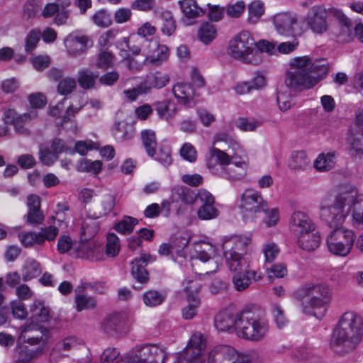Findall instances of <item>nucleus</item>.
I'll use <instances>...</instances> for the list:
<instances>
[{
    "label": "nucleus",
    "mask_w": 363,
    "mask_h": 363,
    "mask_svg": "<svg viewBox=\"0 0 363 363\" xmlns=\"http://www.w3.org/2000/svg\"><path fill=\"white\" fill-rule=\"evenodd\" d=\"M246 247L247 242L236 235L225 238L223 242L222 248L225 262L233 274L251 270L249 260L243 255Z\"/></svg>",
    "instance_id": "6"
},
{
    "label": "nucleus",
    "mask_w": 363,
    "mask_h": 363,
    "mask_svg": "<svg viewBox=\"0 0 363 363\" xmlns=\"http://www.w3.org/2000/svg\"><path fill=\"white\" fill-rule=\"evenodd\" d=\"M206 340L201 333L194 334L186 347L177 354L178 363H206L202 355Z\"/></svg>",
    "instance_id": "10"
},
{
    "label": "nucleus",
    "mask_w": 363,
    "mask_h": 363,
    "mask_svg": "<svg viewBox=\"0 0 363 363\" xmlns=\"http://www.w3.org/2000/svg\"><path fill=\"white\" fill-rule=\"evenodd\" d=\"M262 252L264 255L265 262L272 263L279 254V248L274 242H268L263 245Z\"/></svg>",
    "instance_id": "57"
},
{
    "label": "nucleus",
    "mask_w": 363,
    "mask_h": 363,
    "mask_svg": "<svg viewBox=\"0 0 363 363\" xmlns=\"http://www.w3.org/2000/svg\"><path fill=\"white\" fill-rule=\"evenodd\" d=\"M58 234V229L54 225L41 228L39 232L20 233L18 238L21 244L26 247H32L35 245H43L46 240H54Z\"/></svg>",
    "instance_id": "13"
},
{
    "label": "nucleus",
    "mask_w": 363,
    "mask_h": 363,
    "mask_svg": "<svg viewBox=\"0 0 363 363\" xmlns=\"http://www.w3.org/2000/svg\"><path fill=\"white\" fill-rule=\"evenodd\" d=\"M310 164V159L304 151L294 152L289 162V167L294 171L305 170Z\"/></svg>",
    "instance_id": "41"
},
{
    "label": "nucleus",
    "mask_w": 363,
    "mask_h": 363,
    "mask_svg": "<svg viewBox=\"0 0 363 363\" xmlns=\"http://www.w3.org/2000/svg\"><path fill=\"white\" fill-rule=\"evenodd\" d=\"M304 24H275L277 32L284 37L300 36L304 31Z\"/></svg>",
    "instance_id": "39"
},
{
    "label": "nucleus",
    "mask_w": 363,
    "mask_h": 363,
    "mask_svg": "<svg viewBox=\"0 0 363 363\" xmlns=\"http://www.w3.org/2000/svg\"><path fill=\"white\" fill-rule=\"evenodd\" d=\"M231 160L232 154H228L224 150L213 147L210 149L209 157L207 159L206 164L213 173L218 174V169L216 166L218 165L222 171L223 167L227 166Z\"/></svg>",
    "instance_id": "22"
},
{
    "label": "nucleus",
    "mask_w": 363,
    "mask_h": 363,
    "mask_svg": "<svg viewBox=\"0 0 363 363\" xmlns=\"http://www.w3.org/2000/svg\"><path fill=\"white\" fill-rule=\"evenodd\" d=\"M238 317L239 314L234 315L228 311H221L215 317V327L218 330L221 332L233 330H235L237 332Z\"/></svg>",
    "instance_id": "24"
},
{
    "label": "nucleus",
    "mask_w": 363,
    "mask_h": 363,
    "mask_svg": "<svg viewBox=\"0 0 363 363\" xmlns=\"http://www.w3.org/2000/svg\"><path fill=\"white\" fill-rule=\"evenodd\" d=\"M216 35L217 30L213 24H201L198 30V38L205 45L210 44Z\"/></svg>",
    "instance_id": "45"
},
{
    "label": "nucleus",
    "mask_w": 363,
    "mask_h": 363,
    "mask_svg": "<svg viewBox=\"0 0 363 363\" xmlns=\"http://www.w3.org/2000/svg\"><path fill=\"white\" fill-rule=\"evenodd\" d=\"M148 49V53L143 61L146 65H160L169 55V48L164 45H160L157 40H151Z\"/></svg>",
    "instance_id": "19"
},
{
    "label": "nucleus",
    "mask_w": 363,
    "mask_h": 363,
    "mask_svg": "<svg viewBox=\"0 0 363 363\" xmlns=\"http://www.w3.org/2000/svg\"><path fill=\"white\" fill-rule=\"evenodd\" d=\"M116 204V197L112 194H106L103 196L101 205L102 210L99 213H94L95 218H99L102 216L108 215L111 212Z\"/></svg>",
    "instance_id": "50"
},
{
    "label": "nucleus",
    "mask_w": 363,
    "mask_h": 363,
    "mask_svg": "<svg viewBox=\"0 0 363 363\" xmlns=\"http://www.w3.org/2000/svg\"><path fill=\"white\" fill-rule=\"evenodd\" d=\"M267 203L261 194L252 189H246L242 195L241 209L245 222L255 217V214L265 211Z\"/></svg>",
    "instance_id": "12"
},
{
    "label": "nucleus",
    "mask_w": 363,
    "mask_h": 363,
    "mask_svg": "<svg viewBox=\"0 0 363 363\" xmlns=\"http://www.w3.org/2000/svg\"><path fill=\"white\" fill-rule=\"evenodd\" d=\"M256 274L257 272L255 270L234 274L232 282L235 290L242 291L247 289L252 283V279H256Z\"/></svg>",
    "instance_id": "35"
},
{
    "label": "nucleus",
    "mask_w": 363,
    "mask_h": 363,
    "mask_svg": "<svg viewBox=\"0 0 363 363\" xmlns=\"http://www.w3.org/2000/svg\"><path fill=\"white\" fill-rule=\"evenodd\" d=\"M362 336V318L354 312H345L333 333L330 346L336 353L344 355L355 350Z\"/></svg>",
    "instance_id": "1"
},
{
    "label": "nucleus",
    "mask_w": 363,
    "mask_h": 363,
    "mask_svg": "<svg viewBox=\"0 0 363 363\" xmlns=\"http://www.w3.org/2000/svg\"><path fill=\"white\" fill-rule=\"evenodd\" d=\"M277 101L282 111H286L294 105L291 92L288 89L279 90L277 94Z\"/></svg>",
    "instance_id": "49"
},
{
    "label": "nucleus",
    "mask_w": 363,
    "mask_h": 363,
    "mask_svg": "<svg viewBox=\"0 0 363 363\" xmlns=\"http://www.w3.org/2000/svg\"><path fill=\"white\" fill-rule=\"evenodd\" d=\"M21 336L24 341L30 345H38L43 341V333L41 328L36 325V329L33 326H27L22 331Z\"/></svg>",
    "instance_id": "43"
},
{
    "label": "nucleus",
    "mask_w": 363,
    "mask_h": 363,
    "mask_svg": "<svg viewBox=\"0 0 363 363\" xmlns=\"http://www.w3.org/2000/svg\"><path fill=\"white\" fill-rule=\"evenodd\" d=\"M102 247L94 240H82L75 243L74 251L71 254L76 258H83L90 260H98L100 258Z\"/></svg>",
    "instance_id": "17"
},
{
    "label": "nucleus",
    "mask_w": 363,
    "mask_h": 363,
    "mask_svg": "<svg viewBox=\"0 0 363 363\" xmlns=\"http://www.w3.org/2000/svg\"><path fill=\"white\" fill-rule=\"evenodd\" d=\"M120 250L119 239L114 233H108L106 245V254L110 257L117 255Z\"/></svg>",
    "instance_id": "55"
},
{
    "label": "nucleus",
    "mask_w": 363,
    "mask_h": 363,
    "mask_svg": "<svg viewBox=\"0 0 363 363\" xmlns=\"http://www.w3.org/2000/svg\"><path fill=\"white\" fill-rule=\"evenodd\" d=\"M165 299L164 296L156 290H150L143 294V301L147 306L155 307Z\"/></svg>",
    "instance_id": "51"
},
{
    "label": "nucleus",
    "mask_w": 363,
    "mask_h": 363,
    "mask_svg": "<svg viewBox=\"0 0 363 363\" xmlns=\"http://www.w3.org/2000/svg\"><path fill=\"white\" fill-rule=\"evenodd\" d=\"M154 106L159 117L165 120L174 117L177 111L175 104L169 100L157 101Z\"/></svg>",
    "instance_id": "37"
},
{
    "label": "nucleus",
    "mask_w": 363,
    "mask_h": 363,
    "mask_svg": "<svg viewBox=\"0 0 363 363\" xmlns=\"http://www.w3.org/2000/svg\"><path fill=\"white\" fill-rule=\"evenodd\" d=\"M227 53L233 59L244 64L258 65L259 51L255 47V40L247 30L235 34L228 41Z\"/></svg>",
    "instance_id": "4"
},
{
    "label": "nucleus",
    "mask_w": 363,
    "mask_h": 363,
    "mask_svg": "<svg viewBox=\"0 0 363 363\" xmlns=\"http://www.w3.org/2000/svg\"><path fill=\"white\" fill-rule=\"evenodd\" d=\"M113 56L107 51H101L96 60V67L100 69H107L113 66Z\"/></svg>",
    "instance_id": "62"
},
{
    "label": "nucleus",
    "mask_w": 363,
    "mask_h": 363,
    "mask_svg": "<svg viewBox=\"0 0 363 363\" xmlns=\"http://www.w3.org/2000/svg\"><path fill=\"white\" fill-rule=\"evenodd\" d=\"M40 30H32L29 32L26 38L25 50L27 52H31L36 48L40 40Z\"/></svg>",
    "instance_id": "63"
},
{
    "label": "nucleus",
    "mask_w": 363,
    "mask_h": 363,
    "mask_svg": "<svg viewBox=\"0 0 363 363\" xmlns=\"http://www.w3.org/2000/svg\"><path fill=\"white\" fill-rule=\"evenodd\" d=\"M152 260L150 255L142 254L132 261L131 274L138 283L146 284L148 281L149 273L145 267Z\"/></svg>",
    "instance_id": "20"
},
{
    "label": "nucleus",
    "mask_w": 363,
    "mask_h": 363,
    "mask_svg": "<svg viewBox=\"0 0 363 363\" xmlns=\"http://www.w3.org/2000/svg\"><path fill=\"white\" fill-rule=\"evenodd\" d=\"M266 270L270 279L283 278L287 274V268L284 263H277L270 267H266Z\"/></svg>",
    "instance_id": "59"
},
{
    "label": "nucleus",
    "mask_w": 363,
    "mask_h": 363,
    "mask_svg": "<svg viewBox=\"0 0 363 363\" xmlns=\"http://www.w3.org/2000/svg\"><path fill=\"white\" fill-rule=\"evenodd\" d=\"M114 135L121 141L130 140L133 137V130H127V124L123 121L116 122L114 128Z\"/></svg>",
    "instance_id": "53"
},
{
    "label": "nucleus",
    "mask_w": 363,
    "mask_h": 363,
    "mask_svg": "<svg viewBox=\"0 0 363 363\" xmlns=\"http://www.w3.org/2000/svg\"><path fill=\"white\" fill-rule=\"evenodd\" d=\"M137 218L125 216L123 219L115 225V230L120 233L126 235L133 232L134 227L138 224Z\"/></svg>",
    "instance_id": "47"
},
{
    "label": "nucleus",
    "mask_w": 363,
    "mask_h": 363,
    "mask_svg": "<svg viewBox=\"0 0 363 363\" xmlns=\"http://www.w3.org/2000/svg\"><path fill=\"white\" fill-rule=\"evenodd\" d=\"M79 294L75 296V304L77 311L80 312L83 310L93 309L96 306V301L92 296L81 294L84 289V286H79Z\"/></svg>",
    "instance_id": "38"
},
{
    "label": "nucleus",
    "mask_w": 363,
    "mask_h": 363,
    "mask_svg": "<svg viewBox=\"0 0 363 363\" xmlns=\"http://www.w3.org/2000/svg\"><path fill=\"white\" fill-rule=\"evenodd\" d=\"M247 160L233 152L232 160L223 167L221 176L230 181L241 180L247 175Z\"/></svg>",
    "instance_id": "14"
},
{
    "label": "nucleus",
    "mask_w": 363,
    "mask_h": 363,
    "mask_svg": "<svg viewBox=\"0 0 363 363\" xmlns=\"http://www.w3.org/2000/svg\"><path fill=\"white\" fill-rule=\"evenodd\" d=\"M354 24H331L329 30L340 43H347L352 40Z\"/></svg>",
    "instance_id": "26"
},
{
    "label": "nucleus",
    "mask_w": 363,
    "mask_h": 363,
    "mask_svg": "<svg viewBox=\"0 0 363 363\" xmlns=\"http://www.w3.org/2000/svg\"><path fill=\"white\" fill-rule=\"evenodd\" d=\"M76 80L72 77H66L60 80L57 85V91L60 94L67 95L76 88Z\"/></svg>",
    "instance_id": "60"
},
{
    "label": "nucleus",
    "mask_w": 363,
    "mask_h": 363,
    "mask_svg": "<svg viewBox=\"0 0 363 363\" xmlns=\"http://www.w3.org/2000/svg\"><path fill=\"white\" fill-rule=\"evenodd\" d=\"M335 153L320 154L314 162L315 168L321 172L329 171L335 166Z\"/></svg>",
    "instance_id": "44"
},
{
    "label": "nucleus",
    "mask_w": 363,
    "mask_h": 363,
    "mask_svg": "<svg viewBox=\"0 0 363 363\" xmlns=\"http://www.w3.org/2000/svg\"><path fill=\"white\" fill-rule=\"evenodd\" d=\"M246 9L243 1H238L234 3L228 4L225 8L227 16L230 18H238L245 12Z\"/></svg>",
    "instance_id": "52"
},
{
    "label": "nucleus",
    "mask_w": 363,
    "mask_h": 363,
    "mask_svg": "<svg viewBox=\"0 0 363 363\" xmlns=\"http://www.w3.org/2000/svg\"><path fill=\"white\" fill-rule=\"evenodd\" d=\"M298 20L297 16L290 11L277 13L271 19L273 23H296Z\"/></svg>",
    "instance_id": "64"
},
{
    "label": "nucleus",
    "mask_w": 363,
    "mask_h": 363,
    "mask_svg": "<svg viewBox=\"0 0 363 363\" xmlns=\"http://www.w3.org/2000/svg\"><path fill=\"white\" fill-rule=\"evenodd\" d=\"M64 44L68 55L72 57L85 54L88 48L93 45L88 36L74 34L67 35L64 40Z\"/></svg>",
    "instance_id": "16"
},
{
    "label": "nucleus",
    "mask_w": 363,
    "mask_h": 363,
    "mask_svg": "<svg viewBox=\"0 0 363 363\" xmlns=\"http://www.w3.org/2000/svg\"><path fill=\"white\" fill-rule=\"evenodd\" d=\"M307 23H348V18L338 9L315 5L310 9L306 17Z\"/></svg>",
    "instance_id": "11"
},
{
    "label": "nucleus",
    "mask_w": 363,
    "mask_h": 363,
    "mask_svg": "<svg viewBox=\"0 0 363 363\" xmlns=\"http://www.w3.org/2000/svg\"><path fill=\"white\" fill-rule=\"evenodd\" d=\"M276 46L277 43L269 42L266 40H259L258 41L255 40V47L257 50L259 51L260 60L259 62V65L263 60V52L269 55H276Z\"/></svg>",
    "instance_id": "54"
},
{
    "label": "nucleus",
    "mask_w": 363,
    "mask_h": 363,
    "mask_svg": "<svg viewBox=\"0 0 363 363\" xmlns=\"http://www.w3.org/2000/svg\"><path fill=\"white\" fill-rule=\"evenodd\" d=\"M355 237L352 230L342 228L334 229L327 238L328 249L335 255L345 257L351 252Z\"/></svg>",
    "instance_id": "9"
},
{
    "label": "nucleus",
    "mask_w": 363,
    "mask_h": 363,
    "mask_svg": "<svg viewBox=\"0 0 363 363\" xmlns=\"http://www.w3.org/2000/svg\"><path fill=\"white\" fill-rule=\"evenodd\" d=\"M101 328L107 335L118 337L123 333V323L121 317L114 314L102 322Z\"/></svg>",
    "instance_id": "28"
},
{
    "label": "nucleus",
    "mask_w": 363,
    "mask_h": 363,
    "mask_svg": "<svg viewBox=\"0 0 363 363\" xmlns=\"http://www.w3.org/2000/svg\"><path fill=\"white\" fill-rule=\"evenodd\" d=\"M176 194L178 199L186 204L194 203L196 199V195L193 191L184 186L178 187L176 189Z\"/></svg>",
    "instance_id": "58"
},
{
    "label": "nucleus",
    "mask_w": 363,
    "mask_h": 363,
    "mask_svg": "<svg viewBox=\"0 0 363 363\" xmlns=\"http://www.w3.org/2000/svg\"><path fill=\"white\" fill-rule=\"evenodd\" d=\"M264 13V6L259 0L252 1L248 5V14L250 19H258Z\"/></svg>",
    "instance_id": "61"
},
{
    "label": "nucleus",
    "mask_w": 363,
    "mask_h": 363,
    "mask_svg": "<svg viewBox=\"0 0 363 363\" xmlns=\"http://www.w3.org/2000/svg\"><path fill=\"white\" fill-rule=\"evenodd\" d=\"M96 219L93 214H89L87 218L82 221L80 230L82 240H93L92 238L97 234L99 225Z\"/></svg>",
    "instance_id": "29"
},
{
    "label": "nucleus",
    "mask_w": 363,
    "mask_h": 363,
    "mask_svg": "<svg viewBox=\"0 0 363 363\" xmlns=\"http://www.w3.org/2000/svg\"><path fill=\"white\" fill-rule=\"evenodd\" d=\"M295 296L303 313L321 319L331 301L332 290L324 283L306 282L296 290Z\"/></svg>",
    "instance_id": "2"
},
{
    "label": "nucleus",
    "mask_w": 363,
    "mask_h": 363,
    "mask_svg": "<svg viewBox=\"0 0 363 363\" xmlns=\"http://www.w3.org/2000/svg\"><path fill=\"white\" fill-rule=\"evenodd\" d=\"M308 60L309 63L307 65V70L309 74L315 77L318 82L328 74L329 70L328 63L323 59L313 62L308 56Z\"/></svg>",
    "instance_id": "36"
},
{
    "label": "nucleus",
    "mask_w": 363,
    "mask_h": 363,
    "mask_svg": "<svg viewBox=\"0 0 363 363\" xmlns=\"http://www.w3.org/2000/svg\"><path fill=\"white\" fill-rule=\"evenodd\" d=\"M197 196L201 203V206L197 211L198 217L201 220H211L217 218L219 215V211L214 206V196L205 189H201Z\"/></svg>",
    "instance_id": "18"
},
{
    "label": "nucleus",
    "mask_w": 363,
    "mask_h": 363,
    "mask_svg": "<svg viewBox=\"0 0 363 363\" xmlns=\"http://www.w3.org/2000/svg\"><path fill=\"white\" fill-rule=\"evenodd\" d=\"M40 350L36 351L30 350L27 346L19 345L16 347L13 354V363H31L35 359L37 358Z\"/></svg>",
    "instance_id": "32"
},
{
    "label": "nucleus",
    "mask_w": 363,
    "mask_h": 363,
    "mask_svg": "<svg viewBox=\"0 0 363 363\" xmlns=\"http://www.w3.org/2000/svg\"><path fill=\"white\" fill-rule=\"evenodd\" d=\"M99 74L89 69H82L78 71L77 81L79 86L84 89H89L94 86Z\"/></svg>",
    "instance_id": "40"
},
{
    "label": "nucleus",
    "mask_w": 363,
    "mask_h": 363,
    "mask_svg": "<svg viewBox=\"0 0 363 363\" xmlns=\"http://www.w3.org/2000/svg\"><path fill=\"white\" fill-rule=\"evenodd\" d=\"M268 330V324L250 311H244L239 314L237 323V334L239 337L257 342L264 339Z\"/></svg>",
    "instance_id": "7"
},
{
    "label": "nucleus",
    "mask_w": 363,
    "mask_h": 363,
    "mask_svg": "<svg viewBox=\"0 0 363 363\" xmlns=\"http://www.w3.org/2000/svg\"><path fill=\"white\" fill-rule=\"evenodd\" d=\"M41 273L40 264L35 259L27 261L22 274V279L24 281H28L35 278Z\"/></svg>",
    "instance_id": "46"
},
{
    "label": "nucleus",
    "mask_w": 363,
    "mask_h": 363,
    "mask_svg": "<svg viewBox=\"0 0 363 363\" xmlns=\"http://www.w3.org/2000/svg\"><path fill=\"white\" fill-rule=\"evenodd\" d=\"M222 142L228 145V148L232 149L233 152L240 150V145L233 138V137L224 132L218 133L215 135L213 144L216 145V143Z\"/></svg>",
    "instance_id": "56"
},
{
    "label": "nucleus",
    "mask_w": 363,
    "mask_h": 363,
    "mask_svg": "<svg viewBox=\"0 0 363 363\" xmlns=\"http://www.w3.org/2000/svg\"><path fill=\"white\" fill-rule=\"evenodd\" d=\"M32 318L37 322L45 323L49 320L50 311L41 301H35L30 306Z\"/></svg>",
    "instance_id": "42"
},
{
    "label": "nucleus",
    "mask_w": 363,
    "mask_h": 363,
    "mask_svg": "<svg viewBox=\"0 0 363 363\" xmlns=\"http://www.w3.org/2000/svg\"><path fill=\"white\" fill-rule=\"evenodd\" d=\"M357 196L358 190L355 186H342L330 203L321 206V219L330 227L338 228L350 213Z\"/></svg>",
    "instance_id": "3"
},
{
    "label": "nucleus",
    "mask_w": 363,
    "mask_h": 363,
    "mask_svg": "<svg viewBox=\"0 0 363 363\" xmlns=\"http://www.w3.org/2000/svg\"><path fill=\"white\" fill-rule=\"evenodd\" d=\"M102 163L99 160L91 161L82 159L79 162L77 169L79 172L98 174L101 169Z\"/></svg>",
    "instance_id": "48"
},
{
    "label": "nucleus",
    "mask_w": 363,
    "mask_h": 363,
    "mask_svg": "<svg viewBox=\"0 0 363 363\" xmlns=\"http://www.w3.org/2000/svg\"><path fill=\"white\" fill-rule=\"evenodd\" d=\"M172 92L179 104L187 107H193L196 105L194 100L196 93L191 84L178 83L174 86Z\"/></svg>",
    "instance_id": "23"
},
{
    "label": "nucleus",
    "mask_w": 363,
    "mask_h": 363,
    "mask_svg": "<svg viewBox=\"0 0 363 363\" xmlns=\"http://www.w3.org/2000/svg\"><path fill=\"white\" fill-rule=\"evenodd\" d=\"M266 84L264 77L259 72H257L250 82H242L236 85L235 89L239 94H246L253 89H259L264 87Z\"/></svg>",
    "instance_id": "31"
},
{
    "label": "nucleus",
    "mask_w": 363,
    "mask_h": 363,
    "mask_svg": "<svg viewBox=\"0 0 363 363\" xmlns=\"http://www.w3.org/2000/svg\"><path fill=\"white\" fill-rule=\"evenodd\" d=\"M37 117L38 113L35 111L18 114L14 109L9 108L4 113L3 119L6 123L13 125L16 132L28 135L29 130L25 128V125Z\"/></svg>",
    "instance_id": "15"
},
{
    "label": "nucleus",
    "mask_w": 363,
    "mask_h": 363,
    "mask_svg": "<svg viewBox=\"0 0 363 363\" xmlns=\"http://www.w3.org/2000/svg\"><path fill=\"white\" fill-rule=\"evenodd\" d=\"M179 5L183 14L188 18L201 17L206 12L198 5L196 0H179Z\"/></svg>",
    "instance_id": "33"
},
{
    "label": "nucleus",
    "mask_w": 363,
    "mask_h": 363,
    "mask_svg": "<svg viewBox=\"0 0 363 363\" xmlns=\"http://www.w3.org/2000/svg\"><path fill=\"white\" fill-rule=\"evenodd\" d=\"M140 139L147 155L150 157H155L157 147L155 132L150 129L143 130L140 133Z\"/></svg>",
    "instance_id": "34"
},
{
    "label": "nucleus",
    "mask_w": 363,
    "mask_h": 363,
    "mask_svg": "<svg viewBox=\"0 0 363 363\" xmlns=\"http://www.w3.org/2000/svg\"><path fill=\"white\" fill-rule=\"evenodd\" d=\"M289 225L292 230L299 235L315 231V224L306 213L301 211H296L291 215Z\"/></svg>",
    "instance_id": "21"
},
{
    "label": "nucleus",
    "mask_w": 363,
    "mask_h": 363,
    "mask_svg": "<svg viewBox=\"0 0 363 363\" xmlns=\"http://www.w3.org/2000/svg\"><path fill=\"white\" fill-rule=\"evenodd\" d=\"M169 82V77L167 74L162 72H150L142 81L147 93H150L153 89H162Z\"/></svg>",
    "instance_id": "25"
},
{
    "label": "nucleus",
    "mask_w": 363,
    "mask_h": 363,
    "mask_svg": "<svg viewBox=\"0 0 363 363\" xmlns=\"http://www.w3.org/2000/svg\"><path fill=\"white\" fill-rule=\"evenodd\" d=\"M256 352L240 354L228 345H217L209 352L207 363H261Z\"/></svg>",
    "instance_id": "8"
},
{
    "label": "nucleus",
    "mask_w": 363,
    "mask_h": 363,
    "mask_svg": "<svg viewBox=\"0 0 363 363\" xmlns=\"http://www.w3.org/2000/svg\"><path fill=\"white\" fill-rule=\"evenodd\" d=\"M320 235L318 232L309 231L299 235L298 242L301 248L306 251H313L320 243Z\"/></svg>",
    "instance_id": "30"
},
{
    "label": "nucleus",
    "mask_w": 363,
    "mask_h": 363,
    "mask_svg": "<svg viewBox=\"0 0 363 363\" xmlns=\"http://www.w3.org/2000/svg\"><path fill=\"white\" fill-rule=\"evenodd\" d=\"M349 154L355 161L363 160V133H352L347 138Z\"/></svg>",
    "instance_id": "27"
},
{
    "label": "nucleus",
    "mask_w": 363,
    "mask_h": 363,
    "mask_svg": "<svg viewBox=\"0 0 363 363\" xmlns=\"http://www.w3.org/2000/svg\"><path fill=\"white\" fill-rule=\"evenodd\" d=\"M308 63V56L295 57L290 60L285 78L287 88L301 91L312 89L318 84L315 77L307 70Z\"/></svg>",
    "instance_id": "5"
}]
</instances>
